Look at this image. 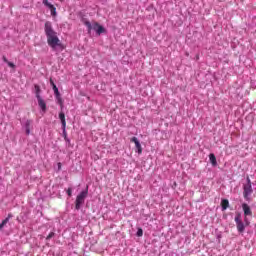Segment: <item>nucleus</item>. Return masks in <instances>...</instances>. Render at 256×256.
<instances>
[{"label":"nucleus","instance_id":"24","mask_svg":"<svg viewBox=\"0 0 256 256\" xmlns=\"http://www.w3.org/2000/svg\"><path fill=\"white\" fill-rule=\"evenodd\" d=\"M4 63H9V60H7V57L3 56Z\"/></svg>","mask_w":256,"mask_h":256},{"label":"nucleus","instance_id":"5","mask_svg":"<svg viewBox=\"0 0 256 256\" xmlns=\"http://www.w3.org/2000/svg\"><path fill=\"white\" fill-rule=\"evenodd\" d=\"M243 189L244 199L249 200V195L253 193V187L251 186V179L249 177H247V184L243 186Z\"/></svg>","mask_w":256,"mask_h":256},{"label":"nucleus","instance_id":"6","mask_svg":"<svg viewBox=\"0 0 256 256\" xmlns=\"http://www.w3.org/2000/svg\"><path fill=\"white\" fill-rule=\"evenodd\" d=\"M50 85L52 86L56 99L61 101V93L59 92V88H57V85H55L53 78H50Z\"/></svg>","mask_w":256,"mask_h":256},{"label":"nucleus","instance_id":"9","mask_svg":"<svg viewBox=\"0 0 256 256\" xmlns=\"http://www.w3.org/2000/svg\"><path fill=\"white\" fill-rule=\"evenodd\" d=\"M37 100H38V105L40 109H42V111H47V104L45 103L43 98H37Z\"/></svg>","mask_w":256,"mask_h":256},{"label":"nucleus","instance_id":"22","mask_svg":"<svg viewBox=\"0 0 256 256\" xmlns=\"http://www.w3.org/2000/svg\"><path fill=\"white\" fill-rule=\"evenodd\" d=\"M67 194H68V197H71V195H73V190L71 188H68Z\"/></svg>","mask_w":256,"mask_h":256},{"label":"nucleus","instance_id":"23","mask_svg":"<svg viewBox=\"0 0 256 256\" xmlns=\"http://www.w3.org/2000/svg\"><path fill=\"white\" fill-rule=\"evenodd\" d=\"M7 65L10 66L12 69H15V64L13 62H8Z\"/></svg>","mask_w":256,"mask_h":256},{"label":"nucleus","instance_id":"12","mask_svg":"<svg viewBox=\"0 0 256 256\" xmlns=\"http://www.w3.org/2000/svg\"><path fill=\"white\" fill-rule=\"evenodd\" d=\"M221 207H222V211L227 210L229 208V200L223 199L221 201Z\"/></svg>","mask_w":256,"mask_h":256},{"label":"nucleus","instance_id":"18","mask_svg":"<svg viewBox=\"0 0 256 256\" xmlns=\"http://www.w3.org/2000/svg\"><path fill=\"white\" fill-rule=\"evenodd\" d=\"M53 237H55V232H50L46 237V241H49V239H53Z\"/></svg>","mask_w":256,"mask_h":256},{"label":"nucleus","instance_id":"14","mask_svg":"<svg viewBox=\"0 0 256 256\" xmlns=\"http://www.w3.org/2000/svg\"><path fill=\"white\" fill-rule=\"evenodd\" d=\"M209 159L213 167H217V158L215 157V154H210Z\"/></svg>","mask_w":256,"mask_h":256},{"label":"nucleus","instance_id":"11","mask_svg":"<svg viewBox=\"0 0 256 256\" xmlns=\"http://www.w3.org/2000/svg\"><path fill=\"white\" fill-rule=\"evenodd\" d=\"M59 119L62 123V128L65 130V127H67V122L65 121V113L60 112L59 113Z\"/></svg>","mask_w":256,"mask_h":256},{"label":"nucleus","instance_id":"13","mask_svg":"<svg viewBox=\"0 0 256 256\" xmlns=\"http://www.w3.org/2000/svg\"><path fill=\"white\" fill-rule=\"evenodd\" d=\"M35 93H36V99L41 98V87L39 85H34Z\"/></svg>","mask_w":256,"mask_h":256},{"label":"nucleus","instance_id":"8","mask_svg":"<svg viewBox=\"0 0 256 256\" xmlns=\"http://www.w3.org/2000/svg\"><path fill=\"white\" fill-rule=\"evenodd\" d=\"M242 209L244 211V217H253V211H251V207L247 203L242 204Z\"/></svg>","mask_w":256,"mask_h":256},{"label":"nucleus","instance_id":"17","mask_svg":"<svg viewBox=\"0 0 256 256\" xmlns=\"http://www.w3.org/2000/svg\"><path fill=\"white\" fill-rule=\"evenodd\" d=\"M244 225L246 227H249V225H251V222L249 221V218H247V216L244 217Z\"/></svg>","mask_w":256,"mask_h":256},{"label":"nucleus","instance_id":"10","mask_svg":"<svg viewBox=\"0 0 256 256\" xmlns=\"http://www.w3.org/2000/svg\"><path fill=\"white\" fill-rule=\"evenodd\" d=\"M32 124H33V121H31V120H27L25 122L26 135H30L31 134V125Z\"/></svg>","mask_w":256,"mask_h":256},{"label":"nucleus","instance_id":"19","mask_svg":"<svg viewBox=\"0 0 256 256\" xmlns=\"http://www.w3.org/2000/svg\"><path fill=\"white\" fill-rule=\"evenodd\" d=\"M8 221H9V218H6L5 220H3L2 223L0 224V229H3V227H5V225H7Z\"/></svg>","mask_w":256,"mask_h":256},{"label":"nucleus","instance_id":"4","mask_svg":"<svg viewBox=\"0 0 256 256\" xmlns=\"http://www.w3.org/2000/svg\"><path fill=\"white\" fill-rule=\"evenodd\" d=\"M234 221L236 223V229L238 233H245V228L247 226L243 223V220H241V214H236Z\"/></svg>","mask_w":256,"mask_h":256},{"label":"nucleus","instance_id":"16","mask_svg":"<svg viewBox=\"0 0 256 256\" xmlns=\"http://www.w3.org/2000/svg\"><path fill=\"white\" fill-rule=\"evenodd\" d=\"M42 3H43V5H45V7H48V9H53V7H55L53 4H51L50 2H49V0H42Z\"/></svg>","mask_w":256,"mask_h":256},{"label":"nucleus","instance_id":"3","mask_svg":"<svg viewBox=\"0 0 256 256\" xmlns=\"http://www.w3.org/2000/svg\"><path fill=\"white\" fill-rule=\"evenodd\" d=\"M88 193H89V190L86 189L76 197L75 207L77 210L81 209V205L85 203V199L87 198Z\"/></svg>","mask_w":256,"mask_h":256},{"label":"nucleus","instance_id":"25","mask_svg":"<svg viewBox=\"0 0 256 256\" xmlns=\"http://www.w3.org/2000/svg\"><path fill=\"white\" fill-rule=\"evenodd\" d=\"M58 169H61V162L58 163Z\"/></svg>","mask_w":256,"mask_h":256},{"label":"nucleus","instance_id":"1","mask_svg":"<svg viewBox=\"0 0 256 256\" xmlns=\"http://www.w3.org/2000/svg\"><path fill=\"white\" fill-rule=\"evenodd\" d=\"M44 31L47 37V43L49 47H51L52 49H56V47L61 46V40H59V37L57 36V32L53 30V24H51L50 21L45 22Z\"/></svg>","mask_w":256,"mask_h":256},{"label":"nucleus","instance_id":"2","mask_svg":"<svg viewBox=\"0 0 256 256\" xmlns=\"http://www.w3.org/2000/svg\"><path fill=\"white\" fill-rule=\"evenodd\" d=\"M83 25L87 27L88 33H91V31H95L97 35H101V33H105V28L101 26L98 22H90L89 20L83 18L82 19Z\"/></svg>","mask_w":256,"mask_h":256},{"label":"nucleus","instance_id":"20","mask_svg":"<svg viewBox=\"0 0 256 256\" xmlns=\"http://www.w3.org/2000/svg\"><path fill=\"white\" fill-rule=\"evenodd\" d=\"M136 235H137V237H143V229L138 228Z\"/></svg>","mask_w":256,"mask_h":256},{"label":"nucleus","instance_id":"15","mask_svg":"<svg viewBox=\"0 0 256 256\" xmlns=\"http://www.w3.org/2000/svg\"><path fill=\"white\" fill-rule=\"evenodd\" d=\"M42 3H43V5H45V7H48V9H53V7H55L53 4H51L50 2H49V0H42Z\"/></svg>","mask_w":256,"mask_h":256},{"label":"nucleus","instance_id":"21","mask_svg":"<svg viewBox=\"0 0 256 256\" xmlns=\"http://www.w3.org/2000/svg\"><path fill=\"white\" fill-rule=\"evenodd\" d=\"M50 12H51V15L55 17V15H57V8L55 7L51 8Z\"/></svg>","mask_w":256,"mask_h":256},{"label":"nucleus","instance_id":"7","mask_svg":"<svg viewBox=\"0 0 256 256\" xmlns=\"http://www.w3.org/2000/svg\"><path fill=\"white\" fill-rule=\"evenodd\" d=\"M131 143H134L137 153L141 155V153H143V148L141 147V142H139V139H137V137H132Z\"/></svg>","mask_w":256,"mask_h":256}]
</instances>
